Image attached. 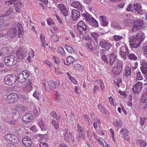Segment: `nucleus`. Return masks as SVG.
<instances>
[{
    "instance_id": "f257e3e1",
    "label": "nucleus",
    "mask_w": 147,
    "mask_h": 147,
    "mask_svg": "<svg viewBox=\"0 0 147 147\" xmlns=\"http://www.w3.org/2000/svg\"><path fill=\"white\" fill-rule=\"evenodd\" d=\"M144 36V33L142 32H140L136 35H134L130 37L129 42L131 48H136L138 47L141 42L143 40Z\"/></svg>"
},
{
    "instance_id": "f03ea898",
    "label": "nucleus",
    "mask_w": 147,
    "mask_h": 147,
    "mask_svg": "<svg viewBox=\"0 0 147 147\" xmlns=\"http://www.w3.org/2000/svg\"><path fill=\"white\" fill-rule=\"evenodd\" d=\"M4 62L6 65L8 66L14 65L17 62V57L13 55L8 56L5 58Z\"/></svg>"
},
{
    "instance_id": "7ed1b4c3",
    "label": "nucleus",
    "mask_w": 147,
    "mask_h": 147,
    "mask_svg": "<svg viewBox=\"0 0 147 147\" xmlns=\"http://www.w3.org/2000/svg\"><path fill=\"white\" fill-rule=\"evenodd\" d=\"M60 82L59 80H57L54 82L52 80H50L49 82H47L44 84L43 86L45 90L47 91L50 90V86L52 88L55 89L58 88L60 85Z\"/></svg>"
},
{
    "instance_id": "20e7f679",
    "label": "nucleus",
    "mask_w": 147,
    "mask_h": 147,
    "mask_svg": "<svg viewBox=\"0 0 147 147\" xmlns=\"http://www.w3.org/2000/svg\"><path fill=\"white\" fill-rule=\"evenodd\" d=\"M30 74L26 70L22 71L17 78V81L20 83L24 82L29 76Z\"/></svg>"
},
{
    "instance_id": "39448f33",
    "label": "nucleus",
    "mask_w": 147,
    "mask_h": 147,
    "mask_svg": "<svg viewBox=\"0 0 147 147\" xmlns=\"http://www.w3.org/2000/svg\"><path fill=\"white\" fill-rule=\"evenodd\" d=\"M16 81V76L14 75H7L4 78V82L5 84L8 85H12Z\"/></svg>"
},
{
    "instance_id": "423d86ee",
    "label": "nucleus",
    "mask_w": 147,
    "mask_h": 147,
    "mask_svg": "<svg viewBox=\"0 0 147 147\" xmlns=\"http://www.w3.org/2000/svg\"><path fill=\"white\" fill-rule=\"evenodd\" d=\"M77 28L80 34H84L85 31L88 29V27L83 21L79 22L77 24Z\"/></svg>"
},
{
    "instance_id": "0eeeda50",
    "label": "nucleus",
    "mask_w": 147,
    "mask_h": 147,
    "mask_svg": "<svg viewBox=\"0 0 147 147\" xmlns=\"http://www.w3.org/2000/svg\"><path fill=\"white\" fill-rule=\"evenodd\" d=\"M24 86L23 88V90L26 93H28L31 91L33 88L32 79H29L26 81Z\"/></svg>"
},
{
    "instance_id": "6e6552de",
    "label": "nucleus",
    "mask_w": 147,
    "mask_h": 147,
    "mask_svg": "<svg viewBox=\"0 0 147 147\" xmlns=\"http://www.w3.org/2000/svg\"><path fill=\"white\" fill-rule=\"evenodd\" d=\"M99 45L107 51L109 50L112 47V44L108 40L101 39L99 42Z\"/></svg>"
},
{
    "instance_id": "1a4fd4ad",
    "label": "nucleus",
    "mask_w": 147,
    "mask_h": 147,
    "mask_svg": "<svg viewBox=\"0 0 147 147\" xmlns=\"http://www.w3.org/2000/svg\"><path fill=\"white\" fill-rule=\"evenodd\" d=\"M19 96L15 93H12L8 95L7 96L6 101L7 102L12 103L18 100Z\"/></svg>"
},
{
    "instance_id": "9d476101",
    "label": "nucleus",
    "mask_w": 147,
    "mask_h": 147,
    "mask_svg": "<svg viewBox=\"0 0 147 147\" xmlns=\"http://www.w3.org/2000/svg\"><path fill=\"white\" fill-rule=\"evenodd\" d=\"M142 83L138 82L134 86L132 90L133 92L136 94H139L142 90Z\"/></svg>"
},
{
    "instance_id": "9b49d317",
    "label": "nucleus",
    "mask_w": 147,
    "mask_h": 147,
    "mask_svg": "<svg viewBox=\"0 0 147 147\" xmlns=\"http://www.w3.org/2000/svg\"><path fill=\"white\" fill-rule=\"evenodd\" d=\"M141 69L142 73L147 76V63L146 61L142 60L140 62Z\"/></svg>"
},
{
    "instance_id": "f8f14e48",
    "label": "nucleus",
    "mask_w": 147,
    "mask_h": 147,
    "mask_svg": "<svg viewBox=\"0 0 147 147\" xmlns=\"http://www.w3.org/2000/svg\"><path fill=\"white\" fill-rule=\"evenodd\" d=\"M122 65L121 63H117V66L114 67L112 69L114 74L117 75L119 74L122 70Z\"/></svg>"
},
{
    "instance_id": "ddd939ff",
    "label": "nucleus",
    "mask_w": 147,
    "mask_h": 147,
    "mask_svg": "<svg viewBox=\"0 0 147 147\" xmlns=\"http://www.w3.org/2000/svg\"><path fill=\"white\" fill-rule=\"evenodd\" d=\"M22 142L24 145L26 147H30L32 144L30 138L28 136L24 137L22 139Z\"/></svg>"
},
{
    "instance_id": "4468645a",
    "label": "nucleus",
    "mask_w": 147,
    "mask_h": 147,
    "mask_svg": "<svg viewBox=\"0 0 147 147\" xmlns=\"http://www.w3.org/2000/svg\"><path fill=\"white\" fill-rule=\"evenodd\" d=\"M33 119L32 115L28 113L24 115L22 118V120L25 123H29L32 121Z\"/></svg>"
},
{
    "instance_id": "2eb2a0df",
    "label": "nucleus",
    "mask_w": 147,
    "mask_h": 147,
    "mask_svg": "<svg viewBox=\"0 0 147 147\" xmlns=\"http://www.w3.org/2000/svg\"><path fill=\"white\" fill-rule=\"evenodd\" d=\"M123 49L125 50V51H123L122 50L120 51V54L122 57L123 59H125L126 57V55L129 54V52L127 47L125 46L122 47Z\"/></svg>"
},
{
    "instance_id": "dca6fc26",
    "label": "nucleus",
    "mask_w": 147,
    "mask_h": 147,
    "mask_svg": "<svg viewBox=\"0 0 147 147\" xmlns=\"http://www.w3.org/2000/svg\"><path fill=\"white\" fill-rule=\"evenodd\" d=\"M71 6L74 8H77L81 12H82L83 11V9L81 5L78 1L73 2L71 4Z\"/></svg>"
},
{
    "instance_id": "f3484780",
    "label": "nucleus",
    "mask_w": 147,
    "mask_h": 147,
    "mask_svg": "<svg viewBox=\"0 0 147 147\" xmlns=\"http://www.w3.org/2000/svg\"><path fill=\"white\" fill-rule=\"evenodd\" d=\"M133 6H134V9L136 10L138 13L140 14H143V12L142 8V6L140 4L134 3Z\"/></svg>"
},
{
    "instance_id": "a211bd4d",
    "label": "nucleus",
    "mask_w": 147,
    "mask_h": 147,
    "mask_svg": "<svg viewBox=\"0 0 147 147\" xmlns=\"http://www.w3.org/2000/svg\"><path fill=\"white\" fill-rule=\"evenodd\" d=\"M72 18L74 20L78 19L80 16V12L77 10L73 9L71 12Z\"/></svg>"
},
{
    "instance_id": "6ab92c4d",
    "label": "nucleus",
    "mask_w": 147,
    "mask_h": 147,
    "mask_svg": "<svg viewBox=\"0 0 147 147\" xmlns=\"http://www.w3.org/2000/svg\"><path fill=\"white\" fill-rule=\"evenodd\" d=\"M17 32V30L16 28H11L7 33V36L9 38H12L15 37Z\"/></svg>"
},
{
    "instance_id": "aec40b11",
    "label": "nucleus",
    "mask_w": 147,
    "mask_h": 147,
    "mask_svg": "<svg viewBox=\"0 0 147 147\" xmlns=\"http://www.w3.org/2000/svg\"><path fill=\"white\" fill-rule=\"evenodd\" d=\"M17 26L18 28V37L19 38H22L24 34L23 28L22 27V25L20 23H18L17 24Z\"/></svg>"
},
{
    "instance_id": "412c9836",
    "label": "nucleus",
    "mask_w": 147,
    "mask_h": 147,
    "mask_svg": "<svg viewBox=\"0 0 147 147\" xmlns=\"http://www.w3.org/2000/svg\"><path fill=\"white\" fill-rule=\"evenodd\" d=\"M58 7L59 10L64 15V16H66L68 15V12L65 6L62 4L58 5Z\"/></svg>"
},
{
    "instance_id": "4be33fe9",
    "label": "nucleus",
    "mask_w": 147,
    "mask_h": 147,
    "mask_svg": "<svg viewBox=\"0 0 147 147\" xmlns=\"http://www.w3.org/2000/svg\"><path fill=\"white\" fill-rule=\"evenodd\" d=\"M64 139L67 141L70 140L74 141V136L72 134L69 132L67 134H65L64 136Z\"/></svg>"
},
{
    "instance_id": "5701e85b",
    "label": "nucleus",
    "mask_w": 147,
    "mask_h": 147,
    "mask_svg": "<svg viewBox=\"0 0 147 147\" xmlns=\"http://www.w3.org/2000/svg\"><path fill=\"white\" fill-rule=\"evenodd\" d=\"M109 63L111 65H112L116 59L115 55L113 53H112L109 55Z\"/></svg>"
},
{
    "instance_id": "b1692460",
    "label": "nucleus",
    "mask_w": 147,
    "mask_h": 147,
    "mask_svg": "<svg viewBox=\"0 0 147 147\" xmlns=\"http://www.w3.org/2000/svg\"><path fill=\"white\" fill-rule=\"evenodd\" d=\"M113 123L114 125L117 127H121L122 125L121 120L118 119H114Z\"/></svg>"
},
{
    "instance_id": "393cba45",
    "label": "nucleus",
    "mask_w": 147,
    "mask_h": 147,
    "mask_svg": "<svg viewBox=\"0 0 147 147\" xmlns=\"http://www.w3.org/2000/svg\"><path fill=\"white\" fill-rule=\"evenodd\" d=\"M99 19L100 20L102 25L103 26H106L108 24V22L106 17L103 16H101L99 17Z\"/></svg>"
},
{
    "instance_id": "a878e982",
    "label": "nucleus",
    "mask_w": 147,
    "mask_h": 147,
    "mask_svg": "<svg viewBox=\"0 0 147 147\" xmlns=\"http://www.w3.org/2000/svg\"><path fill=\"white\" fill-rule=\"evenodd\" d=\"M143 22L142 20H137L134 21V25L140 28L143 25Z\"/></svg>"
},
{
    "instance_id": "bb28decb",
    "label": "nucleus",
    "mask_w": 147,
    "mask_h": 147,
    "mask_svg": "<svg viewBox=\"0 0 147 147\" xmlns=\"http://www.w3.org/2000/svg\"><path fill=\"white\" fill-rule=\"evenodd\" d=\"M89 22L90 24L94 27H96L98 24L97 21L92 17L90 20Z\"/></svg>"
},
{
    "instance_id": "cd10ccee",
    "label": "nucleus",
    "mask_w": 147,
    "mask_h": 147,
    "mask_svg": "<svg viewBox=\"0 0 147 147\" xmlns=\"http://www.w3.org/2000/svg\"><path fill=\"white\" fill-rule=\"evenodd\" d=\"M16 55L18 57L21 59H23L24 57L26 55V54L24 53L23 52L20 51H18L16 52Z\"/></svg>"
},
{
    "instance_id": "c85d7f7f",
    "label": "nucleus",
    "mask_w": 147,
    "mask_h": 147,
    "mask_svg": "<svg viewBox=\"0 0 147 147\" xmlns=\"http://www.w3.org/2000/svg\"><path fill=\"white\" fill-rule=\"evenodd\" d=\"M38 124L42 130L44 131L46 129V128L42 119H39Z\"/></svg>"
},
{
    "instance_id": "c756f323",
    "label": "nucleus",
    "mask_w": 147,
    "mask_h": 147,
    "mask_svg": "<svg viewBox=\"0 0 147 147\" xmlns=\"http://www.w3.org/2000/svg\"><path fill=\"white\" fill-rule=\"evenodd\" d=\"M100 55L101 56V58L102 60L104 62L106 63H108V60L106 56L104 54V53L101 51L100 52Z\"/></svg>"
},
{
    "instance_id": "7c9ffc66",
    "label": "nucleus",
    "mask_w": 147,
    "mask_h": 147,
    "mask_svg": "<svg viewBox=\"0 0 147 147\" xmlns=\"http://www.w3.org/2000/svg\"><path fill=\"white\" fill-rule=\"evenodd\" d=\"M65 47V49L69 53H75V51L73 48L68 45H66Z\"/></svg>"
},
{
    "instance_id": "2f4dec72",
    "label": "nucleus",
    "mask_w": 147,
    "mask_h": 147,
    "mask_svg": "<svg viewBox=\"0 0 147 147\" xmlns=\"http://www.w3.org/2000/svg\"><path fill=\"white\" fill-rule=\"evenodd\" d=\"M141 100L143 103H145L147 101V92L143 94L141 98Z\"/></svg>"
},
{
    "instance_id": "473e14b6",
    "label": "nucleus",
    "mask_w": 147,
    "mask_h": 147,
    "mask_svg": "<svg viewBox=\"0 0 147 147\" xmlns=\"http://www.w3.org/2000/svg\"><path fill=\"white\" fill-rule=\"evenodd\" d=\"M52 124L54 127V128L56 129L57 131H59V123L56 120H53L51 122Z\"/></svg>"
},
{
    "instance_id": "72a5a7b5",
    "label": "nucleus",
    "mask_w": 147,
    "mask_h": 147,
    "mask_svg": "<svg viewBox=\"0 0 147 147\" xmlns=\"http://www.w3.org/2000/svg\"><path fill=\"white\" fill-rule=\"evenodd\" d=\"M10 142L14 143H17L19 142L18 138L17 136L13 135Z\"/></svg>"
},
{
    "instance_id": "f704fd0d",
    "label": "nucleus",
    "mask_w": 147,
    "mask_h": 147,
    "mask_svg": "<svg viewBox=\"0 0 147 147\" xmlns=\"http://www.w3.org/2000/svg\"><path fill=\"white\" fill-rule=\"evenodd\" d=\"M125 73L124 75L126 77H128L131 74V68L129 66L126 67L125 69Z\"/></svg>"
},
{
    "instance_id": "c9c22d12",
    "label": "nucleus",
    "mask_w": 147,
    "mask_h": 147,
    "mask_svg": "<svg viewBox=\"0 0 147 147\" xmlns=\"http://www.w3.org/2000/svg\"><path fill=\"white\" fill-rule=\"evenodd\" d=\"M137 143L140 147H144L147 144L146 143L142 140H138Z\"/></svg>"
},
{
    "instance_id": "e433bc0d",
    "label": "nucleus",
    "mask_w": 147,
    "mask_h": 147,
    "mask_svg": "<svg viewBox=\"0 0 147 147\" xmlns=\"http://www.w3.org/2000/svg\"><path fill=\"white\" fill-rule=\"evenodd\" d=\"M55 98L57 101L60 102L61 100V96L58 91L56 90L55 91Z\"/></svg>"
},
{
    "instance_id": "4c0bfd02",
    "label": "nucleus",
    "mask_w": 147,
    "mask_h": 147,
    "mask_svg": "<svg viewBox=\"0 0 147 147\" xmlns=\"http://www.w3.org/2000/svg\"><path fill=\"white\" fill-rule=\"evenodd\" d=\"M66 61L67 63L71 64L74 61V59L71 56H69L66 58Z\"/></svg>"
},
{
    "instance_id": "58836bf2",
    "label": "nucleus",
    "mask_w": 147,
    "mask_h": 147,
    "mask_svg": "<svg viewBox=\"0 0 147 147\" xmlns=\"http://www.w3.org/2000/svg\"><path fill=\"white\" fill-rule=\"evenodd\" d=\"M74 68L76 70L80 71L83 70L82 66L78 63H76L74 65Z\"/></svg>"
},
{
    "instance_id": "ea45409f",
    "label": "nucleus",
    "mask_w": 147,
    "mask_h": 147,
    "mask_svg": "<svg viewBox=\"0 0 147 147\" xmlns=\"http://www.w3.org/2000/svg\"><path fill=\"white\" fill-rule=\"evenodd\" d=\"M128 133V130L125 128H122L121 129L120 131V133L122 136L124 135H126Z\"/></svg>"
},
{
    "instance_id": "a19ab883",
    "label": "nucleus",
    "mask_w": 147,
    "mask_h": 147,
    "mask_svg": "<svg viewBox=\"0 0 147 147\" xmlns=\"http://www.w3.org/2000/svg\"><path fill=\"white\" fill-rule=\"evenodd\" d=\"M40 37L42 43V44H41L44 48H45V37L44 35H42V34H40Z\"/></svg>"
},
{
    "instance_id": "79ce46f5",
    "label": "nucleus",
    "mask_w": 147,
    "mask_h": 147,
    "mask_svg": "<svg viewBox=\"0 0 147 147\" xmlns=\"http://www.w3.org/2000/svg\"><path fill=\"white\" fill-rule=\"evenodd\" d=\"M143 79V77L141 75L140 71H138L136 74V80H141Z\"/></svg>"
},
{
    "instance_id": "37998d69",
    "label": "nucleus",
    "mask_w": 147,
    "mask_h": 147,
    "mask_svg": "<svg viewBox=\"0 0 147 147\" xmlns=\"http://www.w3.org/2000/svg\"><path fill=\"white\" fill-rule=\"evenodd\" d=\"M82 16H83L85 18L86 20L89 21V22L91 18H92V17L89 14H86L85 13H83L82 14Z\"/></svg>"
},
{
    "instance_id": "c03bdc74",
    "label": "nucleus",
    "mask_w": 147,
    "mask_h": 147,
    "mask_svg": "<svg viewBox=\"0 0 147 147\" xmlns=\"http://www.w3.org/2000/svg\"><path fill=\"white\" fill-rule=\"evenodd\" d=\"M59 53H60L63 56H65V51L64 49L61 47H59L58 49Z\"/></svg>"
},
{
    "instance_id": "a18cd8bd",
    "label": "nucleus",
    "mask_w": 147,
    "mask_h": 147,
    "mask_svg": "<svg viewBox=\"0 0 147 147\" xmlns=\"http://www.w3.org/2000/svg\"><path fill=\"white\" fill-rule=\"evenodd\" d=\"M13 135L8 134H6L4 136L5 140L10 142Z\"/></svg>"
},
{
    "instance_id": "49530a36",
    "label": "nucleus",
    "mask_w": 147,
    "mask_h": 147,
    "mask_svg": "<svg viewBox=\"0 0 147 147\" xmlns=\"http://www.w3.org/2000/svg\"><path fill=\"white\" fill-rule=\"evenodd\" d=\"M98 108L100 110L101 113H106L105 109L103 107L101 104H99L98 105Z\"/></svg>"
},
{
    "instance_id": "de8ad7c7",
    "label": "nucleus",
    "mask_w": 147,
    "mask_h": 147,
    "mask_svg": "<svg viewBox=\"0 0 147 147\" xmlns=\"http://www.w3.org/2000/svg\"><path fill=\"white\" fill-rule=\"evenodd\" d=\"M128 57L129 59L134 60H136L137 59V57L133 54H130L129 55Z\"/></svg>"
},
{
    "instance_id": "09e8293b",
    "label": "nucleus",
    "mask_w": 147,
    "mask_h": 147,
    "mask_svg": "<svg viewBox=\"0 0 147 147\" xmlns=\"http://www.w3.org/2000/svg\"><path fill=\"white\" fill-rule=\"evenodd\" d=\"M51 37L52 40H53L54 42H56L58 41L59 37V36L56 34H53Z\"/></svg>"
},
{
    "instance_id": "8fccbe9b",
    "label": "nucleus",
    "mask_w": 147,
    "mask_h": 147,
    "mask_svg": "<svg viewBox=\"0 0 147 147\" xmlns=\"http://www.w3.org/2000/svg\"><path fill=\"white\" fill-rule=\"evenodd\" d=\"M115 41H118L123 38V36H121L115 35L113 37Z\"/></svg>"
},
{
    "instance_id": "3c124183",
    "label": "nucleus",
    "mask_w": 147,
    "mask_h": 147,
    "mask_svg": "<svg viewBox=\"0 0 147 147\" xmlns=\"http://www.w3.org/2000/svg\"><path fill=\"white\" fill-rule=\"evenodd\" d=\"M139 29V28L134 25L131 29V32L135 33L137 32Z\"/></svg>"
},
{
    "instance_id": "603ef678",
    "label": "nucleus",
    "mask_w": 147,
    "mask_h": 147,
    "mask_svg": "<svg viewBox=\"0 0 147 147\" xmlns=\"http://www.w3.org/2000/svg\"><path fill=\"white\" fill-rule=\"evenodd\" d=\"M91 36L93 37L95 40H97V38L98 37V35L97 33L95 32H93L91 33Z\"/></svg>"
},
{
    "instance_id": "864d4df0",
    "label": "nucleus",
    "mask_w": 147,
    "mask_h": 147,
    "mask_svg": "<svg viewBox=\"0 0 147 147\" xmlns=\"http://www.w3.org/2000/svg\"><path fill=\"white\" fill-rule=\"evenodd\" d=\"M97 82L100 83V86L101 90H102L104 89L105 86L103 84V82L102 80H97Z\"/></svg>"
},
{
    "instance_id": "5fc2aeb1",
    "label": "nucleus",
    "mask_w": 147,
    "mask_h": 147,
    "mask_svg": "<svg viewBox=\"0 0 147 147\" xmlns=\"http://www.w3.org/2000/svg\"><path fill=\"white\" fill-rule=\"evenodd\" d=\"M134 8L131 4H130L126 9V10L128 11H133Z\"/></svg>"
},
{
    "instance_id": "6e6d98bb",
    "label": "nucleus",
    "mask_w": 147,
    "mask_h": 147,
    "mask_svg": "<svg viewBox=\"0 0 147 147\" xmlns=\"http://www.w3.org/2000/svg\"><path fill=\"white\" fill-rule=\"evenodd\" d=\"M17 121L16 120H13V119H9L8 123L10 124L15 125L16 124Z\"/></svg>"
},
{
    "instance_id": "4d7b16f0",
    "label": "nucleus",
    "mask_w": 147,
    "mask_h": 147,
    "mask_svg": "<svg viewBox=\"0 0 147 147\" xmlns=\"http://www.w3.org/2000/svg\"><path fill=\"white\" fill-rule=\"evenodd\" d=\"M131 20L129 19H127L124 21V24L125 26H129L130 25Z\"/></svg>"
},
{
    "instance_id": "13d9d810",
    "label": "nucleus",
    "mask_w": 147,
    "mask_h": 147,
    "mask_svg": "<svg viewBox=\"0 0 147 147\" xmlns=\"http://www.w3.org/2000/svg\"><path fill=\"white\" fill-rule=\"evenodd\" d=\"M47 23L49 25L53 24L54 23L52 19L49 18L47 20Z\"/></svg>"
},
{
    "instance_id": "bf43d9fd",
    "label": "nucleus",
    "mask_w": 147,
    "mask_h": 147,
    "mask_svg": "<svg viewBox=\"0 0 147 147\" xmlns=\"http://www.w3.org/2000/svg\"><path fill=\"white\" fill-rule=\"evenodd\" d=\"M109 99L110 104L113 105H115L116 103H115L114 102V100L113 99L112 97L111 96L109 98Z\"/></svg>"
},
{
    "instance_id": "052dcab7",
    "label": "nucleus",
    "mask_w": 147,
    "mask_h": 147,
    "mask_svg": "<svg viewBox=\"0 0 147 147\" xmlns=\"http://www.w3.org/2000/svg\"><path fill=\"white\" fill-rule=\"evenodd\" d=\"M87 46L88 48L91 50H92L93 49V46L91 42H88L87 44Z\"/></svg>"
},
{
    "instance_id": "680f3d73",
    "label": "nucleus",
    "mask_w": 147,
    "mask_h": 147,
    "mask_svg": "<svg viewBox=\"0 0 147 147\" xmlns=\"http://www.w3.org/2000/svg\"><path fill=\"white\" fill-rule=\"evenodd\" d=\"M44 138V136L41 134H39L37 136V138L39 140H42Z\"/></svg>"
},
{
    "instance_id": "e2e57ef3",
    "label": "nucleus",
    "mask_w": 147,
    "mask_h": 147,
    "mask_svg": "<svg viewBox=\"0 0 147 147\" xmlns=\"http://www.w3.org/2000/svg\"><path fill=\"white\" fill-rule=\"evenodd\" d=\"M17 112V110L15 109H11V112L10 113V114L12 115H15Z\"/></svg>"
},
{
    "instance_id": "0e129e2a",
    "label": "nucleus",
    "mask_w": 147,
    "mask_h": 147,
    "mask_svg": "<svg viewBox=\"0 0 147 147\" xmlns=\"http://www.w3.org/2000/svg\"><path fill=\"white\" fill-rule=\"evenodd\" d=\"M48 144L42 142L40 144V147H47Z\"/></svg>"
},
{
    "instance_id": "69168bd1",
    "label": "nucleus",
    "mask_w": 147,
    "mask_h": 147,
    "mask_svg": "<svg viewBox=\"0 0 147 147\" xmlns=\"http://www.w3.org/2000/svg\"><path fill=\"white\" fill-rule=\"evenodd\" d=\"M33 96L34 97H36L37 99L39 97L38 96V92L37 91H36L33 94Z\"/></svg>"
},
{
    "instance_id": "338daca9",
    "label": "nucleus",
    "mask_w": 147,
    "mask_h": 147,
    "mask_svg": "<svg viewBox=\"0 0 147 147\" xmlns=\"http://www.w3.org/2000/svg\"><path fill=\"white\" fill-rule=\"evenodd\" d=\"M143 49L144 54L146 55L147 54V45L144 47Z\"/></svg>"
},
{
    "instance_id": "774afa93",
    "label": "nucleus",
    "mask_w": 147,
    "mask_h": 147,
    "mask_svg": "<svg viewBox=\"0 0 147 147\" xmlns=\"http://www.w3.org/2000/svg\"><path fill=\"white\" fill-rule=\"evenodd\" d=\"M15 6H17L19 7H21L22 5V3L20 1H19L16 3L14 4Z\"/></svg>"
}]
</instances>
